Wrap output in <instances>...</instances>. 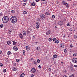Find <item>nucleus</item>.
<instances>
[{"label": "nucleus", "mask_w": 77, "mask_h": 77, "mask_svg": "<svg viewBox=\"0 0 77 77\" xmlns=\"http://www.w3.org/2000/svg\"><path fill=\"white\" fill-rule=\"evenodd\" d=\"M11 22H12L13 24L16 23L17 22V18L16 16H13L10 18Z\"/></svg>", "instance_id": "f257e3e1"}, {"label": "nucleus", "mask_w": 77, "mask_h": 77, "mask_svg": "<svg viewBox=\"0 0 77 77\" xmlns=\"http://www.w3.org/2000/svg\"><path fill=\"white\" fill-rule=\"evenodd\" d=\"M9 21V17L7 16H4L2 18V22L3 23H7Z\"/></svg>", "instance_id": "f03ea898"}, {"label": "nucleus", "mask_w": 77, "mask_h": 77, "mask_svg": "<svg viewBox=\"0 0 77 77\" xmlns=\"http://www.w3.org/2000/svg\"><path fill=\"white\" fill-rule=\"evenodd\" d=\"M51 14V12H50V11H49V10L48 11H47L45 13V15L46 16H49V15H50Z\"/></svg>", "instance_id": "7ed1b4c3"}, {"label": "nucleus", "mask_w": 77, "mask_h": 77, "mask_svg": "<svg viewBox=\"0 0 77 77\" xmlns=\"http://www.w3.org/2000/svg\"><path fill=\"white\" fill-rule=\"evenodd\" d=\"M72 62L75 63H77V59L75 58H74L72 59Z\"/></svg>", "instance_id": "20e7f679"}, {"label": "nucleus", "mask_w": 77, "mask_h": 77, "mask_svg": "<svg viewBox=\"0 0 77 77\" xmlns=\"http://www.w3.org/2000/svg\"><path fill=\"white\" fill-rule=\"evenodd\" d=\"M45 15L44 14H42L40 15V18H42L43 20H45Z\"/></svg>", "instance_id": "39448f33"}, {"label": "nucleus", "mask_w": 77, "mask_h": 77, "mask_svg": "<svg viewBox=\"0 0 77 77\" xmlns=\"http://www.w3.org/2000/svg\"><path fill=\"white\" fill-rule=\"evenodd\" d=\"M31 71L33 73H35V72H36V69H35V68H33L31 69Z\"/></svg>", "instance_id": "423d86ee"}, {"label": "nucleus", "mask_w": 77, "mask_h": 77, "mask_svg": "<svg viewBox=\"0 0 77 77\" xmlns=\"http://www.w3.org/2000/svg\"><path fill=\"white\" fill-rule=\"evenodd\" d=\"M19 37L21 39H23L24 38V36H23V34H22L21 33L20 34Z\"/></svg>", "instance_id": "0eeeda50"}, {"label": "nucleus", "mask_w": 77, "mask_h": 77, "mask_svg": "<svg viewBox=\"0 0 77 77\" xmlns=\"http://www.w3.org/2000/svg\"><path fill=\"white\" fill-rule=\"evenodd\" d=\"M36 3H35V2H34L32 3H31V5L32 6H35V5H36Z\"/></svg>", "instance_id": "6e6552de"}, {"label": "nucleus", "mask_w": 77, "mask_h": 77, "mask_svg": "<svg viewBox=\"0 0 77 77\" xmlns=\"http://www.w3.org/2000/svg\"><path fill=\"white\" fill-rule=\"evenodd\" d=\"M23 34L24 36H26V35L27 34V32L26 31H24L23 32Z\"/></svg>", "instance_id": "1a4fd4ad"}, {"label": "nucleus", "mask_w": 77, "mask_h": 77, "mask_svg": "<svg viewBox=\"0 0 77 77\" xmlns=\"http://www.w3.org/2000/svg\"><path fill=\"white\" fill-rule=\"evenodd\" d=\"M26 48L27 51H29V50H30V47L28 46H26Z\"/></svg>", "instance_id": "9d476101"}, {"label": "nucleus", "mask_w": 77, "mask_h": 77, "mask_svg": "<svg viewBox=\"0 0 77 77\" xmlns=\"http://www.w3.org/2000/svg\"><path fill=\"white\" fill-rule=\"evenodd\" d=\"M11 41H8L7 42V44L8 45H10V44H11Z\"/></svg>", "instance_id": "9b49d317"}, {"label": "nucleus", "mask_w": 77, "mask_h": 77, "mask_svg": "<svg viewBox=\"0 0 77 77\" xmlns=\"http://www.w3.org/2000/svg\"><path fill=\"white\" fill-rule=\"evenodd\" d=\"M62 3L63 4V5H65L66 4V2L65 0H63V2H62Z\"/></svg>", "instance_id": "f8f14e48"}, {"label": "nucleus", "mask_w": 77, "mask_h": 77, "mask_svg": "<svg viewBox=\"0 0 77 77\" xmlns=\"http://www.w3.org/2000/svg\"><path fill=\"white\" fill-rule=\"evenodd\" d=\"M24 75H25V74H24V73H23L21 74V75L20 76V77H24Z\"/></svg>", "instance_id": "ddd939ff"}, {"label": "nucleus", "mask_w": 77, "mask_h": 77, "mask_svg": "<svg viewBox=\"0 0 77 77\" xmlns=\"http://www.w3.org/2000/svg\"><path fill=\"white\" fill-rule=\"evenodd\" d=\"M12 42H13V45H16V43L15 41H12Z\"/></svg>", "instance_id": "4468645a"}, {"label": "nucleus", "mask_w": 77, "mask_h": 77, "mask_svg": "<svg viewBox=\"0 0 77 77\" xmlns=\"http://www.w3.org/2000/svg\"><path fill=\"white\" fill-rule=\"evenodd\" d=\"M7 54L8 55H10V54H11V51H8L7 52Z\"/></svg>", "instance_id": "2eb2a0df"}, {"label": "nucleus", "mask_w": 77, "mask_h": 77, "mask_svg": "<svg viewBox=\"0 0 77 77\" xmlns=\"http://www.w3.org/2000/svg\"><path fill=\"white\" fill-rule=\"evenodd\" d=\"M60 47H61L62 48H64V47H65V45H60Z\"/></svg>", "instance_id": "dca6fc26"}, {"label": "nucleus", "mask_w": 77, "mask_h": 77, "mask_svg": "<svg viewBox=\"0 0 77 77\" xmlns=\"http://www.w3.org/2000/svg\"><path fill=\"white\" fill-rule=\"evenodd\" d=\"M53 57L54 58H56L57 57V55L56 54H54L53 56Z\"/></svg>", "instance_id": "f3484780"}, {"label": "nucleus", "mask_w": 77, "mask_h": 77, "mask_svg": "<svg viewBox=\"0 0 77 77\" xmlns=\"http://www.w3.org/2000/svg\"><path fill=\"white\" fill-rule=\"evenodd\" d=\"M12 69L14 71H17V69H15V67H13L12 68Z\"/></svg>", "instance_id": "a211bd4d"}, {"label": "nucleus", "mask_w": 77, "mask_h": 77, "mask_svg": "<svg viewBox=\"0 0 77 77\" xmlns=\"http://www.w3.org/2000/svg\"><path fill=\"white\" fill-rule=\"evenodd\" d=\"M48 40L49 41H50V42L52 41H53V38H49Z\"/></svg>", "instance_id": "6ab92c4d"}, {"label": "nucleus", "mask_w": 77, "mask_h": 77, "mask_svg": "<svg viewBox=\"0 0 77 77\" xmlns=\"http://www.w3.org/2000/svg\"><path fill=\"white\" fill-rule=\"evenodd\" d=\"M23 14H27V12L26 11H25L23 12Z\"/></svg>", "instance_id": "aec40b11"}, {"label": "nucleus", "mask_w": 77, "mask_h": 77, "mask_svg": "<svg viewBox=\"0 0 77 77\" xmlns=\"http://www.w3.org/2000/svg\"><path fill=\"white\" fill-rule=\"evenodd\" d=\"M39 25H36L35 26V27L36 29H39Z\"/></svg>", "instance_id": "412c9836"}, {"label": "nucleus", "mask_w": 77, "mask_h": 77, "mask_svg": "<svg viewBox=\"0 0 77 77\" xmlns=\"http://www.w3.org/2000/svg\"><path fill=\"white\" fill-rule=\"evenodd\" d=\"M23 55H25V54L26 53V51L25 50H23Z\"/></svg>", "instance_id": "4be33fe9"}, {"label": "nucleus", "mask_w": 77, "mask_h": 77, "mask_svg": "<svg viewBox=\"0 0 77 77\" xmlns=\"http://www.w3.org/2000/svg\"><path fill=\"white\" fill-rule=\"evenodd\" d=\"M56 44H59V40H57L55 42Z\"/></svg>", "instance_id": "5701e85b"}, {"label": "nucleus", "mask_w": 77, "mask_h": 77, "mask_svg": "<svg viewBox=\"0 0 77 77\" xmlns=\"http://www.w3.org/2000/svg\"><path fill=\"white\" fill-rule=\"evenodd\" d=\"M11 13H12V14H14V13H15V11L14 10H12L11 11Z\"/></svg>", "instance_id": "b1692460"}, {"label": "nucleus", "mask_w": 77, "mask_h": 77, "mask_svg": "<svg viewBox=\"0 0 77 77\" xmlns=\"http://www.w3.org/2000/svg\"><path fill=\"white\" fill-rule=\"evenodd\" d=\"M60 26H61V25H62V23H63V21H60Z\"/></svg>", "instance_id": "393cba45"}, {"label": "nucleus", "mask_w": 77, "mask_h": 77, "mask_svg": "<svg viewBox=\"0 0 77 77\" xmlns=\"http://www.w3.org/2000/svg\"><path fill=\"white\" fill-rule=\"evenodd\" d=\"M26 33L27 35H29V34L30 33V32L29 30H27L26 31Z\"/></svg>", "instance_id": "a878e982"}, {"label": "nucleus", "mask_w": 77, "mask_h": 77, "mask_svg": "<svg viewBox=\"0 0 77 77\" xmlns=\"http://www.w3.org/2000/svg\"><path fill=\"white\" fill-rule=\"evenodd\" d=\"M3 24H1L0 25V27L1 28H3V27H4Z\"/></svg>", "instance_id": "bb28decb"}, {"label": "nucleus", "mask_w": 77, "mask_h": 77, "mask_svg": "<svg viewBox=\"0 0 77 77\" xmlns=\"http://www.w3.org/2000/svg\"><path fill=\"white\" fill-rule=\"evenodd\" d=\"M36 25H38V26H40V23H39V22H37L36 23Z\"/></svg>", "instance_id": "cd10ccee"}, {"label": "nucleus", "mask_w": 77, "mask_h": 77, "mask_svg": "<svg viewBox=\"0 0 77 77\" xmlns=\"http://www.w3.org/2000/svg\"><path fill=\"white\" fill-rule=\"evenodd\" d=\"M3 72H6V69H4L3 70Z\"/></svg>", "instance_id": "c85d7f7f"}, {"label": "nucleus", "mask_w": 77, "mask_h": 77, "mask_svg": "<svg viewBox=\"0 0 77 77\" xmlns=\"http://www.w3.org/2000/svg\"><path fill=\"white\" fill-rule=\"evenodd\" d=\"M11 32H12V30H9V31H8V33H9L10 34H11Z\"/></svg>", "instance_id": "c756f323"}, {"label": "nucleus", "mask_w": 77, "mask_h": 77, "mask_svg": "<svg viewBox=\"0 0 77 77\" xmlns=\"http://www.w3.org/2000/svg\"><path fill=\"white\" fill-rule=\"evenodd\" d=\"M69 77H74V74H72L69 75Z\"/></svg>", "instance_id": "7c9ffc66"}, {"label": "nucleus", "mask_w": 77, "mask_h": 77, "mask_svg": "<svg viewBox=\"0 0 77 77\" xmlns=\"http://www.w3.org/2000/svg\"><path fill=\"white\" fill-rule=\"evenodd\" d=\"M73 56H77V53H75L73 54Z\"/></svg>", "instance_id": "2f4dec72"}, {"label": "nucleus", "mask_w": 77, "mask_h": 77, "mask_svg": "<svg viewBox=\"0 0 77 77\" xmlns=\"http://www.w3.org/2000/svg\"><path fill=\"white\" fill-rule=\"evenodd\" d=\"M37 62L39 63H40V60L39 59H38L37 60Z\"/></svg>", "instance_id": "473e14b6"}, {"label": "nucleus", "mask_w": 77, "mask_h": 77, "mask_svg": "<svg viewBox=\"0 0 77 77\" xmlns=\"http://www.w3.org/2000/svg\"><path fill=\"white\" fill-rule=\"evenodd\" d=\"M50 32H47L46 33V35H50Z\"/></svg>", "instance_id": "72a5a7b5"}, {"label": "nucleus", "mask_w": 77, "mask_h": 77, "mask_svg": "<svg viewBox=\"0 0 77 77\" xmlns=\"http://www.w3.org/2000/svg\"><path fill=\"white\" fill-rule=\"evenodd\" d=\"M3 15V13L2 12L0 13V16H2Z\"/></svg>", "instance_id": "f704fd0d"}, {"label": "nucleus", "mask_w": 77, "mask_h": 77, "mask_svg": "<svg viewBox=\"0 0 77 77\" xmlns=\"http://www.w3.org/2000/svg\"><path fill=\"white\" fill-rule=\"evenodd\" d=\"M67 50L66 49H65L64 50V51L65 52V53H66L67 52Z\"/></svg>", "instance_id": "c9c22d12"}, {"label": "nucleus", "mask_w": 77, "mask_h": 77, "mask_svg": "<svg viewBox=\"0 0 77 77\" xmlns=\"http://www.w3.org/2000/svg\"><path fill=\"white\" fill-rule=\"evenodd\" d=\"M23 6H26V3H23Z\"/></svg>", "instance_id": "e433bc0d"}, {"label": "nucleus", "mask_w": 77, "mask_h": 77, "mask_svg": "<svg viewBox=\"0 0 77 77\" xmlns=\"http://www.w3.org/2000/svg\"><path fill=\"white\" fill-rule=\"evenodd\" d=\"M3 65L2 64V63H0V66H1L2 67L3 66Z\"/></svg>", "instance_id": "4c0bfd02"}, {"label": "nucleus", "mask_w": 77, "mask_h": 77, "mask_svg": "<svg viewBox=\"0 0 77 77\" xmlns=\"http://www.w3.org/2000/svg\"><path fill=\"white\" fill-rule=\"evenodd\" d=\"M52 18L53 19L54 18H55V16H54V15H53L52 16Z\"/></svg>", "instance_id": "58836bf2"}, {"label": "nucleus", "mask_w": 77, "mask_h": 77, "mask_svg": "<svg viewBox=\"0 0 77 77\" xmlns=\"http://www.w3.org/2000/svg\"><path fill=\"white\" fill-rule=\"evenodd\" d=\"M16 62H19V61H20V59H17L16 60Z\"/></svg>", "instance_id": "ea45409f"}, {"label": "nucleus", "mask_w": 77, "mask_h": 77, "mask_svg": "<svg viewBox=\"0 0 77 77\" xmlns=\"http://www.w3.org/2000/svg\"><path fill=\"white\" fill-rule=\"evenodd\" d=\"M56 38H54L53 39V41L54 42L55 41H56Z\"/></svg>", "instance_id": "a19ab883"}, {"label": "nucleus", "mask_w": 77, "mask_h": 77, "mask_svg": "<svg viewBox=\"0 0 77 77\" xmlns=\"http://www.w3.org/2000/svg\"><path fill=\"white\" fill-rule=\"evenodd\" d=\"M48 70L49 71V72H51V69H50V68H49V69H48Z\"/></svg>", "instance_id": "79ce46f5"}, {"label": "nucleus", "mask_w": 77, "mask_h": 77, "mask_svg": "<svg viewBox=\"0 0 77 77\" xmlns=\"http://www.w3.org/2000/svg\"><path fill=\"white\" fill-rule=\"evenodd\" d=\"M30 76L31 77H34L35 76L33 74L31 75Z\"/></svg>", "instance_id": "37998d69"}, {"label": "nucleus", "mask_w": 77, "mask_h": 77, "mask_svg": "<svg viewBox=\"0 0 77 77\" xmlns=\"http://www.w3.org/2000/svg\"><path fill=\"white\" fill-rule=\"evenodd\" d=\"M69 30L70 32H72V28H70L69 29Z\"/></svg>", "instance_id": "c03bdc74"}, {"label": "nucleus", "mask_w": 77, "mask_h": 77, "mask_svg": "<svg viewBox=\"0 0 77 77\" xmlns=\"http://www.w3.org/2000/svg\"><path fill=\"white\" fill-rule=\"evenodd\" d=\"M67 26H69V23H67Z\"/></svg>", "instance_id": "a18cd8bd"}, {"label": "nucleus", "mask_w": 77, "mask_h": 77, "mask_svg": "<svg viewBox=\"0 0 77 77\" xmlns=\"http://www.w3.org/2000/svg\"><path fill=\"white\" fill-rule=\"evenodd\" d=\"M74 38H77V36L76 35H75L74 36Z\"/></svg>", "instance_id": "49530a36"}, {"label": "nucleus", "mask_w": 77, "mask_h": 77, "mask_svg": "<svg viewBox=\"0 0 77 77\" xmlns=\"http://www.w3.org/2000/svg\"><path fill=\"white\" fill-rule=\"evenodd\" d=\"M39 50L38 49V47H37V48H36V50H37V51H38Z\"/></svg>", "instance_id": "de8ad7c7"}, {"label": "nucleus", "mask_w": 77, "mask_h": 77, "mask_svg": "<svg viewBox=\"0 0 77 77\" xmlns=\"http://www.w3.org/2000/svg\"><path fill=\"white\" fill-rule=\"evenodd\" d=\"M66 5L67 8H69V6H68V3H66Z\"/></svg>", "instance_id": "09e8293b"}, {"label": "nucleus", "mask_w": 77, "mask_h": 77, "mask_svg": "<svg viewBox=\"0 0 77 77\" xmlns=\"http://www.w3.org/2000/svg\"><path fill=\"white\" fill-rule=\"evenodd\" d=\"M18 50V48H16L15 49H14V50H15V51H17Z\"/></svg>", "instance_id": "8fccbe9b"}, {"label": "nucleus", "mask_w": 77, "mask_h": 77, "mask_svg": "<svg viewBox=\"0 0 77 77\" xmlns=\"http://www.w3.org/2000/svg\"><path fill=\"white\" fill-rule=\"evenodd\" d=\"M70 48H72V47H73V46H72V45H70Z\"/></svg>", "instance_id": "3c124183"}, {"label": "nucleus", "mask_w": 77, "mask_h": 77, "mask_svg": "<svg viewBox=\"0 0 77 77\" xmlns=\"http://www.w3.org/2000/svg\"><path fill=\"white\" fill-rule=\"evenodd\" d=\"M17 48V46H14V47H13V49H15Z\"/></svg>", "instance_id": "603ef678"}, {"label": "nucleus", "mask_w": 77, "mask_h": 77, "mask_svg": "<svg viewBox=\"0 0 77 77\" xmlns=\"http://www.w3.org/2000/svg\"><path fill=\"white\" fill-rule=\"evenodd\" d=\"M38 67L39 68V69H41V65H40L38 66Z\"/></svg>", "instance_id": "864d4df0"}, {"label": "nucleus", "mask_w": 77, "mask_h": 77, "mask_svg": "<svg viewBox=\"0 0 77 77\" xmlns=\"http://www.w3.org/2000/svg\"><path fill=\"white\" fill-rule=\"evenodd\" d=\"M38 42H35V44L36 45H38Z\"/></svg>", "instance_id": "5fc2aeb1"}, {"label": "nucleus", "mask_w": 77, "mask_h": 77, "mask_svg": "<svg viewBox=\"0 0 77 77\" xmlns=\"http://www.w3.org/2000/svg\"><path fill=\"white\" fill-rule=\"evenodd\" d=\"M61 64L63 66V62H61Z\"/></svg>", "instance_id": "6e6d98bb"}, {"label": "nucleus", "mask_w": 77, "mask_h": 77, "mask_svg": "<svg viewBox=\"0 0 77 77\" xmlns=\"http://www.w3.org/2000/svg\"><path fill=\"white\" fill-rule=\"evenodd\" d=\"M74 67H75V68H77V65H74Z\"/></svg>", "instance_id": "4d7b16f0"}, {"label": "nucleus", "mask_w": 77, "mask_h": 77, "mask_svg": "<svg viewBox=\"0 0 77 77\" xmlns=\"http://www.w3.org/2000/svg\"><path fill=\"white\" fill-rule=\"evenodd\" d=\"M23 2H27V0H23Z\"/></svg>", "instance_id": "13d9d810"}, {"label": "nucleus", "mask_w": 77, "mask_h": 77, "mask_svg": "<svg viewBox=\"0 0 77 77\" xmlns=\"http://www.w3.org/2000/svg\"><path fill=\"white\" fill-rule=\"evenodd\" d=\"M33 63L34 64H35V65H36V61H34Z\"/></svg>", "instance_id": "bf43d9fd"}, {"label": "nucleus", "mask_w": 77, "mask_h": 77, "mask_svg": "<svg viewBox=\"0 0 77 77\" xmlns=\"http://www.w3.org/2000/svg\"><path fill=\"white\" fill-rule=\"evenodd\" d=\"M48 32H49V33H50V32H51V31L50 30H49L48 31Z\"/></svg>", "instance_id": "052dcab7"}, {"label": "nucleus", "mask_w": 77, "mask_h": 77, "mask_svg": "<svg viewBox=\"0 0 77 77\" xmlns=\"http://www.w3.org/2000/svg\"><path fill=\"white\" fill-rule=\"evenodd\" d=\"M63 21H66V19L64 18L63 19Z\"/></svg>", "instance_id": "680f3d73"}, {"label": "nucleus", "mask_w": 77, "mask_h": 77, "mask_svg": "<svg viewBox=\"0 0 77 77\" xmlns=\"http://www.w3.org/2000/svg\"><path fill=\"white\" fill-rule=\"evenodd\" d=\"M59 1L57 2V4H59Z\"/></svg>", "instance_id": "e2e57ef3"}, {"label": "nucleus", "mask_w": 77, "mask_h": 77, "mask_svg": "<svg viewBox=\"0 0 77 77\" xmlns=\"http://www.w3.org/2000/svg\"><path fill=\"white\" fill-rule=\"evenodd\" d=\"M73 65H72L71 66V68H73Z\"/></svg>", "instance_id": "0e129e2a"}, {"label": "nucleus", "mask_w": 77, "mask_h": 77, "mask_svg": "<svg viewBox=\"0 0 77 77\" xmlns=\"http://www.w3.org/2000/svg\"><path fill=\"white\" fill-rule=\"evenodd\" d=\"M35 1L37 2H39V0H35Z\"/></svg>", "instance_id": "69168bd1"}, {"label": "nucleus", "mask_w": 77, "mask_h": 77, "mask_svg": "<svg viewBox=\"0 0 77 77\" xmlns=\"http://www.w3.org/2000/svg\"><path fill=\"white\" fill-rule=\"evenodd\" d=\"M37 20L38 21H39V19H37Z\"/></svg>", "instance_id": "338daca9"}, {"label": "nucleus", "mask_w": 77, "mask_h": 77, "mask_svg": "<svg viewBox=\"0 0 77 77\" xmlns=\"http://www.w3.org/2000/svg\"><path fill=\"white\" fill-rule=\"evenodd\" d=\"M63 77H68V76H66V75H64Z\"/></svg>", "instance_id": "774afa93"}]
</instances>
